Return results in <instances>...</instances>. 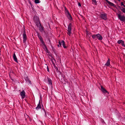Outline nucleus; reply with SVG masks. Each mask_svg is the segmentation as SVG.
Masks as SVG:
<instances>
[{
    "mask_svg": "<svg viewBox=\"0 0 125 125\" xmlns=\"http://www.w3.org/2000/svg\"><path fill=\"white\" fill-rule=\"evenodd\" d=\"M118 18L121 21H125V18L124 16L121 15L120 14H117Z\"/></svg>",
    "mask_w": 125,
    "mask_h": 125,
    "instance_id": "obj_1",
    "label": "nucleus"
},
{
    "mask_svg": "<svg viewBox=\"0 0 125 125\" xmlns=\"http://www.w3.org/2000/svg\"><path fill=\"white\" fill-rule=\"evenodd\" d=\"M100 16L101 18L104 20H106L107 18L106 14L104 13H101Z\"/></svg>",
    "mask_w": 125,
    "mask_h": 125,
    "instance_id": "obj_2",
    "label": "nucleus"
},
{
    "mask_svg": "<svg viewBox=\"0 0 125 125\" xmlns=\"http://www.w3.org/2000/svg\"><path fill=\"white\" fill-rule=\"evenodd\" d=\"M71 26H72V24L71 23H69L68 26V34L70 36L71 33Z\"/></svg>",
    "mask_w": 125,
    "mask_h": 125,
    "instance_id": "obj_3",
    "label": "nucleus"
},
{
    "mask_svg": "<svg viewBox=\"0 0 125 125\" xmlns=\"http://www.w3.org/2000/svg\"><path fill=\"white\" fill-rule=\"evenodd\" d=\"M20 95L22 99H23L25 96V92L24 90H23L20 92Z\"/></svg>",
    "mask_w": 125,
    "mask_h": 125,
    "instance_id": "obj_4",
    "label": "nucleus"
},
{
    "mask_svg": "<svg viewBox=\"0 0 125 125\" xmlns=\"http://www.w3.org/2000/svg\"><path fill=\"white\" fill-rule=\"evenodd\" d=\"M38 36L39 38L40 39V40L41 41V42L42 43V44L43 45H44V47L47 50V48H46V45H45V44H44V42H43V40L42 39V38L41 37V36H40V35H39V34H38Z\"/></svg>",
    "mask_w": 125,
    "mask_h": 125,
    "instance_id": "obj_5",
    "label": "nucleus"
},
{
    "mask_svg": "<svg viewBox=\"0 0 125 125\" xmlns=\"http://www.w3.org/2000/svg\"><path fill=\"white\" fill-rule=\"evenodd\" d=\"M23 42H25L27 39V36L25 31H24L23 35Z\"/></svg>",
    "mask_w": 125,
    "mask_h": 125,
    "instance_id": "obj_6",
    "label": "nucleus"
},
{
    "mask_svg": "<svg viewBox=\"0 0 125 125\" xmlns=\"http://www.w3.org/2000/svg\"><path fill=\"white\" fill-rule=\"evenodd\" d=\"M117 43L119 44L121 43L122 46L124 47L125 46V45L124 44V42L122 40H118L117 42Z\"/></svg>",
    "mask_w": 125,
    "mask_h": 125,
    "instance_id": "obj_7",
    "label": "nucleus"
},
{
    "mask_svg": "<svg viewBox=\"0 0 125 125\" xmlns=\"http://www.w3.org/2000/svg\"><path fill=\"white\" fill-rule=\"evenodd\" d=\"M101 88L102 91L104 93H108V92L102 86H101Z\"/></svg>",
    "mask_w": 125,
    "mask_h": 125,
    "instance_id": "obj_8",
    "label": "nucleus"
},
{
    "mask_svg": "<svg viewBox=\"0 0 125 125\" xmlns=\"http://www.w3.org/2000/svg\"><path fill=\"white\" fill-rule=\"evenodd\" d=\"M110 65V60L108 59L106 63L105 64V66H109Z\"/></svg>",
    "mask_w": 125,
    "mask_h": 125,
    "instance_id": "obj_9",
    "label": "nucleus"
},
{
    "mask_svg": "<svg viewBox=\"0 0 125 125\" xmlns=\"http://www.w3.org/2000/svg\"><path fill=\"white\" fill-rule=\"evenodd\" d=\"M13 58L14 60L16 62H18V61H17V59L16 57L15 54V53L13 54Z\"/></svg>",
    "mask_w": 125,
    "mask_h": 125,
    "instance_id": "obj_10",
    "label": "nucleus"
},
{
    "mask_svg": "<svg viewBox=\"0 0 125 125\" xmlns=\"http://www.w3.org/2000/svg\"><path fill=\"white\" fill-rule=\"evenodd\" d=\"M108 3V4L110 5L113 6H115V5L113 3L110 2L109 1H108V0H105Z\"/></svg>",
    "mask_w": 125,
    "mask_h": 125,
    "instance_id": "obj_11",
    "label": "nucleus"
},
{
    "mask_svg": "<svg viewBox=\"0 0 125 125\" xmlns=\"http://www.w3.org/2000/svg\"><path fill=\"white\" fill-rule=\"evenodd\" d=\"M97 38L99 40H102L103 38L99 34H97Z\"/></svg>",
    "mask_w": 125,
    "mask_h": 125,
    "instance_id": "obj_12",
    "label": "nucleus"
},
{
    "mask_svg": "<svg viewBox=\"0 0 125 125\" xmlns=\"http://www.w3.org/2000/svg\"><path fill=\"white\" fill-rule=\"evenodd\" d=\"M35 22L37 26H40L41 25L39 21H38V20L37 21Z\"/></svg>",
    "mask_w": 125,
    "mask_h": 125,
    "instance_id": "obj_13",
    "label": "nucleus"
},
{
    "mask_svg": "<svg viewBox=\"0 0 125 125\" xmlns=\"http://www.w3.org/2000/svg\"><path fill=\"white\" fill-rule=\"evenodd\" d=\"M36 109L38 110L39 109L41 108V105L40 104V101L38 105L37 106L36 108Z\"/></svg>",
    "mask_w": 125,
    "mask_h": 125,
    "instance_id": "obj_14",
    "label": "nucleus"
},
{
    "mask_svg": "<svg viewBox=\"0 0 125 125\" xmlns=\"http://www.w3.org/2000/svg\"><path fill=\"white\" fill-rule=\"evenodd\" d=\"M47 78L48 80V83L49 84H51V85H52V82L51 80L48 77H47Z\"/></svg>",
    "mask_w": 125,
    "mask_h": 125,
    "instance_id": "obj_15",
    "label": "nucleus"
},
{
    "mask_svg": "<svg viewBox=\"0 0 125 125\" xmlns=\"http://www.w3.org/2000/svg\"><path fill=\"white\" fill-rule=\"evenodd\" d=\"M65 13L66 15L70 14L68 11L65 8Z\"/></svg>",
    "mask_w": 125,
    "mask_h": 125,
    "instance_id": "obj_16",
    "label": "nucleus"
},
{
    "mask_svg": "<svg viewBox=\"0 0 125 125\" xmlns=\"http://www.w3.org/2000/svg\"><path fill=\"white\" fill-rule=\"evenodd\" d=\"M34 20L35 22H36L38 21H39V18L37 16L34 17Z\"/></svg>",
    "mask_w": 125,
    "mask_h": 125,
    "instance_id": "obj_17",
    "label": "nucleus"
},
{
    "mask_svg": "<svg viewBox=\"0 0 125 125\" xmlns=\"http://www.w3.org/2000/svg\"><path fill=\"white\" fill-rule=\"evenodd\" d=\"M39 29L40 31L42 32L44 31L43 27L41 26V25L40 26Z\"/></svg>",
    "mask_w": 125,
    "mask_h": 125,
    "instance_id": "obj_18",
    "label": "nucleus"
},
{
    "mask_svg": "<svg viewBox=\"0 0 125 125\" xmlns=\"http://www.w3.org/2000/svg\"><path fill=\"white\" fill-rule=\"evenodd\" d=\"M86 36L87 37L89 38H90L91 37V34L90 33H88L87 32L86 33Z\"/></svg>",
    "mask_w": 125,
    "mask_h": 125,
    "instance_id": "obj_19",
    "label": "nucleus"
},
{
    "mask_svg": "<svg viewBox=\"0 0 125 125\" xmlns=\"http://www.w3.org/2000/svg\"><path fill=\"white\" fill-rule=\"evenodd\" d=\"M62 45H63V47L64 48H66L67 47H66V46H65V42H64V41L62 40Z\"/></svg>",
    "mask_w": 125,
    "mask_h": 125,
    "instance_id": "obj_20",
    "label": "nucleus"
},
{
    "mask_svg": "<svg viewBox=\"0 0 125 125\" xmlns=\"http://www.w3.org/2000/svg\"><path fill=\"white\" fill-rule=\"evenodd\" d=\"M66 16H67V17L70 20H71L72 19V17L70 14Z\"/></svg>",
    "mask_w": 125,
    "mask_h": 125,
    "instance_id": "obj_21",
    "label": "nucleus"
},
{
    "mask_svg": "<svg viewBox=\"0 0 125 125\" xmlns=\"http://www.w3.org/2000/svg\"><path fill=\"white\" fill-rule=\"evenodd\" d=\"M97 34L96 35H92V37L94 39L97 38Z\"/></svg>",
    "mask_w": 125,
    "mask_h": 125,
    "instance_id": "obj_22",
    "label": "nucleus"
},
{
    "mask_svg": "<svg viewBox=\"0 0 125 125\" xmlns=\"http://www.w3.org/2000/svg\"><path fill=\"white\" fill-rule=\"evenodd\" d=\"M59 43L60 46H61L62 44V40L59 41Z\"/></svg>",
    "mask_w": 125,
    "mask_h": 125,
    "instance_id": "obj_23",
    "label": "nucleus"
},
{
    "mask_svg": "<svg viewBox=\"0 0 125 125\" xmlns=\"http://www.w3.org/2000/svg\"><path fill=\"white\" fill-rule=\"evenodd\" d=\"M92 1L93 3L94 4H96L97 2L95 0H92Z\"/></svg>",
    "mask_w": 125,
    "mask_h": 125,
    "instance_id": "obj_24",
    "label": "nucleus"
},
{
    "mask_svg": "<svg viewBox=\"0 0 125 125\" xmlns=\"http://www.w3.org/2000/svg\"><path fill=\"white\" fill-rule=\"evenodd\" d=\"M34 1L36 3H40V1L39 0H35Z\"/></svg>",
    "mask_w": 125,
    "mask_h": 125,
    "instance_id": "obj_25",
    "label": "nucleus"
},
{
    "mask_svg": "<svg viewBox=\"0 0 125 125\" xmlns=\"http://www.w3.org/2000/svg\"><path fill=\"white\" fill-rule=\"evenodd\" d=\"M45 66H46V67H47V71L48 72H49V68H48V66L46 64H45Z\"/></svg>",
    "mask_w": 125,
    "mask_h": 125,
    "instance_id": "obj_26",
    "label": "nucleus"
},
{
    "mask_svg": "<svg viewBox=\"0 0 125 125\" xmlns=\"http://www.w3.org/2000/svg\"><path fill=\"white\" fill-rule=\"evenodd\" d=\"M124 13H125V9L124 8H123L121 10Z\"/></svg>",
    "mask_w": 125,
    "mask_h": 125,
    "instance_id": "obj_27",
    "label": "nucleus"
},
{
    "mask_svg": "<svg viewBox=\"0 0 125 125\" xmlns=\"http://www.w3.org/2000/svg\"><path fill=\"white\" fill-rule=\"evenodd\" d=\"M78 5L79 6H81V4L80 3H78Z\"/></svg>",
    "mask_w": 125,
    "mask_h": 125,
    "instance_id": "obj_28",
    "label": "nucleus"
},
{
    "mask_svg": "<svg viewBox=\"0 0 125 125\" xmlns=\"http://www.w3.org/2000/svg\"><path fill=\"white\" fill-rule=\"evenodd\" d=\"M121 5H123L124 6V4H123V2H122L121 3Z\"/></svg>",
    "mask_w": 125,
    "mask_h": 125,
    "instance_id": "obj_29",
    "label": "nucleus"
},
{
    "mask_svg": "<svg viewBox=\"0 0 125 125\" xmlns=\"http://www.w3.org/2000/svg\"><path fill=\"white\" fill-rule=\"evenodd\" d=\"M29 82L30 83L31 82V81H29Z\"/></svg>",
    "mask_w": 125,
    "mask_h": 125,
    "instance_id": "obj_30",
    "label": "nucleus"
},
{
    "mask_svg": "<svg viewBox=\"0 0 125 125\" xmlns=\"http://www.w3.org/2000/svg\"><path fill=\"white\" fill-rule=\"evenodd\" d=\"M56 68V69H57V70H58V68Z\"/></svg>",
    "mask_w": 125,
    "mask_h": 125,
    "instance_id": "obj_31",
    "label": "nucleus"
},
{
    "mask_svg": "<svg viewBox=\"0 0 125 125\" xmlns=\"http://www.w3.org/2000/svg\"><path fill=\"white\" fill-rule=\"evenodd\" d=\"M124 7H125V5H124Z\"/></svg>",
    "mask_w": 125,
    "mask_h": 125,
    "instance_id": "obj_32",
    "label": "nucleus"
}]
</instances>
